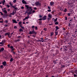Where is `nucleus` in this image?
I'll use <instances>...</instances> for the list:
<instances>
[{
	"instance_id": "1",
	"label": "nucleus",
	"mask_w": 77,
	"mask_h": 77,
	"mask_svg": "<svg viewBox=\"0 0 77 77\" xmlns=\"http://www.w3.org/2000/svg\"><path fill=\"white\" fill-rule=\"evenodd\" d=\"M29 34L30 35H32L33 34H35V35H36V32H35V30L33 29V30L32 31H29Z\"/></svg>"
},
{
	"instance_id": "2",
	"label": "nucleus",
	"mask_w": 77,
	"mask_h": 77,
	"mask_svg": "<svg viewBox=\"0 0 77 77\" xmlns=\"http://www.w3.org/2000/svg\"><path fill=\"white\" fill-rule=\"evenodd\" d=\"M28 11H25V14H27V15H31L32 14V11H29V12Z\"/></svg>"
},
{
	"instance_id": "3",
	"label": "nucleus",
	"mask_w": 77,
	"mask_h": 77,
	"mask_svg": "<svg viewBox=\"0 0 77 77\" xmlns=\"http://www.w3.org/2000/svg\"><path fill=\"white\" fill-rule=\"evenodd\" d=\"M25 6L27 8V11H30V9L32 8V7H29V6L27 5H25Z\"/></svg>"
},
{
	"instance_id": "4",
	"label": "nucleus",
	"mask_w": 77,
	"mask_h": 77,
	"mask_svg": "<svg viewBox=\"0 0 77 77\" xmlns=\"http://www.w3.org/2000/svg\"><path fill=\"white\" fill-rule=\"evenodd\" d=\"M35 4L36 6H41V4L40 3L39 1L36 2Z\"/></svg>"
},
{
	"instance_id": "5",
	"label": "nucleus",
	"mask_w": 77,
	"mask_h": 77,
	"mask_svg": "<svg viewBox=\"0 0 77 77\" xmlns=\"http://www.w3.org/2000/svg\"><path fill=\"white\" fill-rule=\"evenodd\" d=\"M9 35H10V32H7V33H6L5 34V36H6L7 35H8V37L9 38H11V36H9Z\"/></svg>"
},
{
	"instance_id": "6",
	"label": "nucleus",
	"mask_w": 77,
	"mask_h": 77,
	"mask_svg": "<svg viewBox=\"0 0 77 77\" xmlns=\"http://www.w3.org/2000/svg\"><path fill=\"white\" fill-rule=\"evenodd\" d=\"M16 14V10H14L13 11V12L11 13V14H12V15H14V14Z\"/></svg>"
},
{
	"instance_id": "7",
	"label": "nucleus",
	"mask_w": 77,
	"mask_h": 77,
	"mask_svg": "<svg viewBox=\"0 0 77 77\" xmlns=\"http://www.w3.org/2000/svg\"><path fill=\"white\" fill-rule=\"evenodd\" d=\"M23 4H25V5H26L27 4L26 1H25V0H23L22 1Z\"/></svg>"
},
{
	"instance_id": "8",
	"label": "nucleus",
	"mask_w": 77,
	"mask_h": 77,
	"mask_svg": "<svg viewBox=\"0 0 77 77\" xmlns=\"http://www.w3.org/2000/svg\"><path fill=\"white\" fill-rule=\"evenodd\" d=\"M2 64L4 66H5L6 65V62L4 61L2 63Z\"/></svg>"
},
{
	"instance_id": "9",
	"label": "nucleus",
	"mask_w": 77,
	"mask_h": 77,
	"mask_svg": "<svg viewBox=\"0 0 77 77\" xmlns=\"http://www.w3.org/2000/svg\"><path fill=\"white\" fill-rule=\"evenodd\" d=\"M47 17V16H44L42 17V20H46V19H47V17Z\"/></svg>"
},
{
	"instance_id": "10",
	"label": "nucleus",
	"mask_w": 77,
	"mask_h": 77,
	"mask_svg": "<svg viewBox=\"0 0 77 77\" xmlns=\"http://www.w3.org/2000/svg\"><path fill=\"white\" fill-rule=\"evenodd\" d=\"M14 41L15 42H18V41H20V39H17L14 40Z\"/></svg>"
},
{
	"instance_id": "11",
	"label": "nucleus",
	"mask_w": 77,
	"mask_h": 77,
	"mask_svg": "<svg viewBox=\"0 0 77 77\" xmlns=\"http://www.w3.org/2000/svg\"><path fill=\"white\" fill-rule=\"evenodd\" d=\"M54 2H51L50 3V4L51 6H53L54 5Z\"/></svg>"
},
{
	"instance_id": "12",
	"label": "nucleus",
	"mask_w": 77,
	"mask_h": 77,
	"mask_svg": "<svg viewBox=\"0 0 77 77\" xmlns=\"http://www.w3.org/2000/svg\"><path fill=\"white\" fill-rule=\"evenodd\" d=\"M13 23H17V21H16V20H15L14 19H13Z\"/></svg>"
},
{
	"instance_id": "13",
	"label": "nucleus",
	"mask_w": 77,
	"mask_h": 77,
	"mask_svg": "<svg viewBox=\"0 0 77 77\" xmlns=\"http://www.w3.org/2000/svg\"><path fill=\"white\" fill-rule=\"evenodd\" d=\"M4 50H5V49H4V48H2L1 49V50H0V52H2V51H3Z\"/></svg>"
},
{
	"instance_id": "14",
	"label": "nucleus",
	"mask_w": 77,
	"mask_h": 77,
	"mask_svg": "<svg viewBox=\"0 0 77 77\" xmlns=\"http://www.w3.org/2000/svg\"><path fill=\"white\" fill-rule=\"evenodd\" d=\"M73 19H71V20H69V23H71L72 22V20Z\"/></svg>"
},
{
	"instance_id": "15",
	"label": "nucleus",
	"mask_w": 77,
	"mask_h": 77,
	"mask_svg": "<svg viewBox=\"0 0 77 77\" xmlns=\"http://www.w3.org/2000/svg\"><path fill=\"white\" fill-rule=\"evenodd\" d=\"M29 18V15H28L27 16V17H25V20H27V19H28V18Z\"/></svg>"
},
{
	"instance_id": "16",
	"label": "nucleus",
	"mask_w": 77,
	"mask_h": 77,
	"mask_svg": "<svg viewBox=\"0 0 77 77\" xmlns=\"http://www.w3.org/2000/svg\"><path fill=\"white\" fill-rule=\"evenodd\" d=\"M41 39V42H44V40H43L44 39L43 38H40Z\"/></svg>"
},
{
	"instance_id": "17",
	"label": "nucleus",
	"mask_w": 77,
	"mask_h": 77,
	"mask_svg": "<svg viewBox=\"0 0 77 77\" xmlns=\"http://www.w3.org/2000/svg\"><path fill=\"white\" fill-rule=\"evenodd\" d=\"M22 25H23V24L20 25V26L21 27L22 29H23V30H24V27H23V26H22Z\"/></svg>"
},
{
	"instance_id": "18",
	"label": "nucleus",
	"mask_w": 77,
	"mask_h": 77,
	"mask_svg": "<svg viewBox=\"0 0 77 77\" xmlns=\"http://www.w3.org/2000/svg\"><path fill=\"white\" fill-rule=\"evenodd\" d=\"M55 36H56L58 35V32H55Z\"/></svg>"
},
{
	"instance_id": "19",
	"label": "nucleus",
	"mask_w": 77,
	"mask_h": 77,
	"mask_svg": "<svg viewBox=\"0 0 77 77\" xmlns=\"http://www.w3.org/2000/svg\"><path fill=\"white\" fill-rule=\"evenodd\" d=\"M55 28H56V29H57L58 30L59 29V27L57 26H56L55 27Z\"/></svg>"
},
{
	"instance_id": "20",
	"label": "nucleus",
	"mask_w": 77,
	"mask_h": 77,
	"mask_svg": "<svg viewBox=\"0 0 77 77\" xmlns=\"http://www.w3.org/2000/svg\"><path fill=\"white\" fill-rule=\"evenodd\" d=\"M48 17L51 18H52V16H51L50 15V14H49V15H48Z\"/></svg>"
},
{
	"instance_id": "21",
	"label": "nucleus",
	"mask_w": 77,
	"mask_h": 77,
	"mask_svg": "<svg viewBox=\"0 0 77 77\" xmlns=\"http://www.w3.org/2000/svg\"><path fill=\"white\" fill-rule=\"evenodd\" d=\"M2 42L5 44V42H6V41H5V40H2Z\"/></svg>"
},
{
	"instance_id": "22",
	"label": "nucleus",
	"mask_w": 77,
	"mask_h": 77,
	"mask_svg": "<svg viewBox=\"0 0 77 77\" xmlns=\"http://www.w3.org/2000/svg\"><path fill=\"white\" fill-rule=\"evenodd\" d=\"M64 51H68V49H66L65 48H64Z\"/></svg>"
},
{
	"instance_id": "23",
	"label": "nucleus",
	"mask_w": 77,
	"mask_h": 77,
	"mask_svg": "<svg viewBox=\"0 0 77 77\" xmlns=\"http://www.w3.org/2000/svg\"><path fill=\"white\" fill-rule=\"evenodd\" d=\"M3 12H4L5 14H7V11H6V10H5L4 11H3Z\"/></svg>"
},
{
	"instance_id": "24",
	"label": "nucleus",
	"mask_w": 77,
	"mask_h": 77,
	"mask_svg": "<svg viewBox=\"0 0 77 77\" xmlns=\"http://www.w3.org/2000/svg\"><path fill=\"white\" fill-rule=\"evenodd\" d=\"M55 24L56 25L59 24V22H56L55 23Z\"/></svg>"
},
{
	"instance_id": "25",
	"label": "nucleus",
	"mask_w": 77,
	"mask_h": 77,
	"mask_svg": "<svg viewBox=\"0 0 77 77\" xmlns=\"http://www.w3.org/2000/svg\"><path fill=\"white\" fill-rule=\"evenodd\" d=\"M10 62H12L13 61V58H11L10 60Z\"/></svg>"
},
{
	"instance_id": "26",
	"label": "nucleus",
	"mask_w": 77,
	"mask_h": 77,
	"mask_svg": "<svg viewBox=\"0 0 77 77\" xmlns=\"http://www.w3.org/2000/svg\"><path fill=\"white\" fill-rule=\"evenodd\" d=\"M64 42H65L66 41H67V38H64Z\"/></svg>"
},
{
	"instance_id": "27",
	"label": "nucleus",
	"mask_w": 77,
	"mask_h": 77,
	"mask_svg": "<svg viewBox=\"0 0 77 77\" xmlns=\"http://www.w3.org/2000/svg\"><path fill=\"white\" fill-rule=\"evenodd\" d=\"M5 0H3V1L2 2V3H5Z\"/></svg>"
},
{
	"instance_id": "28",
	"label": "nucleus",
	"mask_w": 77,
	"mask_h": 77,
	"mask_svg": "<svg viewBox=\"0 0 77 77\" xmlns=\"http://www.w3.org/2000/svg\"><path fill=\"white\" fill-rule=\"evenodd\" d=\"M19 31L20 32H23V30L22 29H19Z\"/></svg>"
},
{
	"instance_id": "29",
	"label": "nucleus",
	"mask_w": 77,
	"mask_h": 77,
	"mask_svg": "<svg viewBox=\"0 0 77 77\" xmlns=\"http://www.w3.org/2000/svg\"><path fill=\"white\" fill-rule=\"evenodd\" d=\"M57 18H56L54 19V22H56L57 21Z\"/></svg>"
},
{
	"instance_id": "30",
	"label": "nucleus",
	"mask_w": 77,
	"mask_h": 77,
	"mask_svg": "<svg viewBox=\"0 0 77 77\" xmlns=\"http://www.w3.org/2000/svg\"><path fill=\"white\" fill-rule=\"evenodd\" d=\"M65 47L64 48H66V49H67L68 48V46H65Z\"/></svg>"
},
{
	"instance_id": "31",
	"label": "nucleus",
	"mask_w": 77,
	"mask_h": 77,
	"mask_svg": "<svg viewBox=\"0 0 77 77\" xmlns=\"http://www.w3.org/2000/svg\"><path fill=\"white\" fill-rule=\"evenodd\" d=\"M51 36H53V35H54V33H53V32H51Z\"/></svg>"
},
{
	"instance_id": "32",
	"label": "nucleus",
	"mask_w": 77,
	"mask_h": 77,
	"mask_svg": "<svg viewBox=\"0 0 77 77\" xmlns=\"http://www.w3.org/2000/svg\"><path fill=\"white\" fill-rule=\"evenodd\" d=\"M66 11H67V9L66 8H65V10L64 11V12H66Z\"/></svg>"
},
{
	"instance_id": "33",
	"label": "nucleus",
	"mask_w": 77,
	"mask_h": 77,
	"mask_svg": "<svg viewBox=\"0 0 77 77\" xmlns=\"http://www.w3.org/2000/svg\"><path fill=\"white\" fill-rule=\"evenodd\" d=\"M22 24V23L20 21L19 22L18 24H19V25H20V24Z\"/></svg>"
},
{
	"instance_id": "34",
	"label": "nucleus",
	"mask_w": 77,
	"mask_h": 77,
	"mask_svg": "<svg viewBox=\"0 0 77 77\" xmlns=\"http://www.w3.org/2000/svg\"><path fill=\"white\" fill-rule=\"evenodd\" d=\"M56 54H58V53H59V51L58 50L56 51Z\"/></svg>"
},
{
	"instance_id": "35",
	"label": "nucleus",
	"mask_w": 77,
	"mask_h": 77,
	"mask_svg": "<svg viewBox=\"0 0 77 77\" xmlns=\"http://www.w3.org/2000/svg\"><path fill=\"white\" fill-rule=\"evenodd\" d=\"M71 13H68L67 15L68 16H71Z\"/></svg>"
},
{
	"instance_id": "36",
	"label": "nucleus",
	"mask_w": 77,
	"mask_h": 77,
	"mask_svg": "<svg viewBox=\"0 0 77 77\" xmlns=\"http://www.w3.org/2000/svg\"><path fill=\"white\" fill-rule=\"evenodd\" d=\"M37 42H41L42 41V40H38L37 41Z\"/></svg>"
},
{
	"instance_id": "37",
	"label": "nucleus",
	"mask_w": 77,
	"mask_h": 77,
	"mask_svg": "<svg viewBox=\"0 0 77 77\" xmlns=\"http://www.w3.org/2000/svg\"><path fill=\"white\" fill-rule=\"evenodd\" d=\"M0 67L1 68H3V65H1Z\"/></svg>"
},
{
	"instance_id": "38",
	"label": "nucleus",
	"mask_w": 77,
	"mask_h": 77,
	"mask_svg": "<svg viewBox=\"0 0 77 77\" xmlns=\"http://www.w3.org/2000/svg\"><path fill=\"white\" fill-rule=\"evenodd\" d=\"M10 48L11 49H12V48H14V47H13V46H10Z\"/></svg>"
},
{
	"instance_id": "39",
	"label": "nucleus",
	"mask_w": 77,
	"mask_h": 77,
	"mask_svg": "<svg viewBox=\"0 0 77 77\" xmlns=\"http://www.w3.org/2000/svg\"><path fill=\"white\" fill-rule=\"evenodd\" d=\"M35 30H37L38 29V27H37V26H36L35 27Z\"/></svg>"
},
{
	"instance_id": "40",
	"label": "nucleus",
	"mask_w": 77,
	"mask_h": 77,
	"mask_svg": "<svg viewBox=\"0 0 77 77\" xmlns=\"http://www.w3.org/2000/svg\"><path fill=\"white\" fill-rule=\"evenodd\" d=\"M16 2H17L16 0H14V1H13V2L14 3H16Z\"/></svg>"
},
{
	"instance_id": "41",
	"label": "nucleus",
	"mask_w": 77,
	"mask_h": 77,
	"mask_svg": "<svg viewBox=\"0 0 77 77\" xmlns=\"http://www.w3.org/2000/svg\"><path fill=\"white\" fill-rule=\"evenodd\" d=\"M9 4L11 5V6H13V4H12V3L10 2Z\"/></svg>"
},
{
	"instance_id": "42",
	"label": "nucleus",
	"mask_w": 77,
	"mask_h": 77,
	"mask_svg": "<svg viewBox=\"0 0 77 77\" xmlns=\"http://www.w3.org/2000/svg\"><path fill=\"white\" fill-rule=\"evenodd\" d=\"M12 51H14V50H15V48H13L11 49Z\"/></svg>"
},
{
	"instance_id": "43",
	"label": "nucleus",
	"mask_w": 77,
	"mask_h": 77,
	"mask_svg": "<svg viewBox=\"0 0 77 77\" xmlns=\"http://www.w3.org/2000/svg\"><path fill=\"white\" fill-rule=\"evenodd\" d=\"M16 7V6L15 5H14L12 7V8H15Z\"/></svg>"
},
{
	"instance_id": "44",
	"label": "nucleus",
	"mask_w": 77,
	"mask_h": 77,
	"mask_svg": "<svg viewBox=\"0 0 77 77\" xmlns=\"http://www.w3.org/2000/svg\"><path fill=\"white\" fill-rule=\"evenodd\" d=\"M54 63H55V64H56V60H54L53 61Z\"/></svg>"
},
{
	"instance_id": "45",
	"label": "nucleus",
	"mask_w": 77,
	"mask_h": 77,
	"mask_svg": "<svg viewBox=\"0 0 77 77\" xmlns=\"http://www.w3.org/2000/svg\"><path fill=\"white\" fill-rule=\"evenodd\" d=\"M6 23H8V20H5V22Z\"/></svg>"
},
{
	"instance_id": "46",
	"label": "nucleus",
	"mask_w": 77,
	"mask_h": 77,
	"mask_svg": "<svg viewBox=\"0 0 77 77\" xmlns=\"http://www.w3.org/2000/svg\"><path fill=\"white\" fill-rule=\"evenodd\" d=\"M51 9H49V10H47L48 12H51Z\"/></svg>"
},
{
	"instance_id": "47",
	"label": "nucleus",
	"mask_w": 77,
	"mask_h": 77,
	"mask_svg": "<svg viewBox=\"0 0 77 77\" xmlns=\"http://www.w3.org/2000/svg\"><path fill=\"white\" fill-rule=\"evenodd\" d=\"M43 30H45V31H47V28H44L43 29Z\"/></svg>"
},
{
	"instance_id": "48",
	"label": "nucleus",
	"mask_w": 77,
	"mask_h": 77,
	"mask_svg": "<svg viewBox=\"0 0 77 77\" xmlns=\"http://www.w3.org/2000/svg\"><path fill=\"white\" fill-rule=\"evenodd\" d=\"M21 38V36H17V38Z\"/></svg>"
},
{
	"instance_id": "49",
	"label": "nucleus",
	"mask_w": 77,
	"mask_h": 77,
	"mask_svg": "<svg viewBox=\"0 0 77 77\" xmlns=\"http://www.w3.org/2000/svg\"><path fill=\"white\" fill-rule=\"evenodd\" d=\"M7 8H9V7H10V6L9 5H7Z\"/></svg>"
},
{
	"instance_id": "50",
	"label": "nucleus",
	"mask_w": 77,
	"mask_h": 77,
	"mask_svg": "<svg viewBox=\"0 0 77 77\" xmlns=\"http://www.w3.org/2000/svg\"><path fill=\"white\" fill-rule=\"evenodd\" d=\"M30 10L29 11H33V9H32V8L31 9H29Z\"/></svg>"
},
{
	"instance_id": "51",
	"label": "nucleus",
	"mask_w": 77,
	"mask_h": 77,
	"mask_svg": "<svg viewBox=\"0 0 77 77\" xmlns=\"http://www.w3.org/2000/svg\"><path fill=\"white\" fill-rule=\"evenodd\" d=\"M39 24H42V22L41 21H39Z\"/></svg>"
},
{
	"instance_id": "52",
	"label": "nucleus",
	"mask_w": 77,
	"mask_h": 77,
	"mask_svg": "<svg viewBox=\"0 0 77 77\" xmlns=\"http://www.w3.org/2000/svg\"><path fill=\"white\" fill-rule=\"evenodd\" d=\"M12 53H13L14 54H15V52H14V51H12Z\"/></svg>"
},
{
	"instance_id": "53",
	"label": "nucleus",
	"mask_w": 77,
	"mask_h": 77,
	"mask_svg": "<svg viewBox=\"0 0 77 77\" xmlns=\"http://www.w3.org/2000/svg\"><path fill=\"white\" fill-rule=\"evenodd\" d=\"M39 18H42V16H41V15H39Z\"/></svg>"
},
{
	"instance_id": "54",
	"label": "nucleus",
	"mask_w": 77,
	"mask_h": 77,
	"mask_svg": "<svg viewBox=\"0 0 77 77\" xmlns=\"http://www.w3.org/2000/svg\"><path fill=\"white\" fill-rule=\"evenodd\" d=\"M0 14H1V15H3V14L2 12H0Z\"/></svg>"
},
{
	"instance_id": "55",
	"label": "nucleus",
	"mask_w": 77,
	"mask_h": 77,
	"mask_svg": "<svg viewBox=\"0 0 77 77\" xmlns=\"http://www.w3.org/2000/svg\"><path fill=\"white\" fill-rule=\"evenodd\" d=\"M24 8L23 6H22L21 7V9H24Z\"/></svg>"
},
{
	"instance_id": "56",
	"label": "nucleus",
	"mask_w": 77,
	"mask_h": 77,
	"mask_svg": "<svg viewBox=\"0 0 77 77\" xmlns=\"http://www.w3.org/2000/svg\"><path fill=\"white\" fill-rule=\"evenodd\" d=\"M14 29H17V26H15L14 27Z\"/></svg>"
},
{
	"instance_id": "57",
	"label": "nucleus",
	"mask_w": 77,
	"mask_h": 77,
	"mask_svg": "<svg viewBox=\"0 0 77 77\" xmlns=\"http://www.w3.org/2000/svg\"><path fill=\"white\" fill-rule=\"evenodd\" d=\"M0 44H4V43H3V42H0Z\"/></svg>"
},
{
	"instance_id": "58",
	"label": "nucleus",
	"mask_w": 77,
	"mask_h": 77,
	"mask_svg": "<svg viewBox=\"0 0 77 77\" xmlns=\"http://www.w3.org/2000/svg\"><path fill=\"white\" fill-rule=\"evenodd\" d=\"M38 20H39V21H41L42 20V18L39 19H38Z\"/></svg>"
},
{
	"instance_id": "59",
	"label": "nucleus",
	"mask_w": 77,
	"mask_h": 77,
	"mask_svg": "<svg viewBox=\"0 0 77 77\" xmlns=\"http://www.w3.org/2000/svg\"><path fill=\"white\" fill-rule=\"evenodd\" d=\"M65 20H67V17H65Z\"/></svg>"
},
{
	"instance_id": "60",
	"label": "nucleus",
	"mask_w": 77,
	"mask_h": 77,
	"mask_svg": "<svg viewBox=\"0 0 77 77\" xmlns=\"http://www.w3.org/2000/svg\"><path fill=\"white\" fill-rule=\"evenodd\" d=\"M34 9L35 10H36V9H37V8H36L35 7L34 8Z\"/></svg>"
},
{
	"instance_id": "61",
	"label": "nucleus",
	"mask_w": 77,
	"mask_h": 77,
	"mask_svg": "<svg viewBox=\"0 0 77 77\" xmlns=\"http://www.w3.org/2000/svg\"><path fill=\"white\" fill-rule=\"evenodd\" d=\"M61 66H62V67H63V68H65V66L64 65H61Z\"/></svg>"
},
{
	"instance_id": "62",
	"label": "nucleus",
	"mask_w": 77,
	"mask_h": 77,
	"mask_svg": "<svg viewBox=\"0 0 77 77\" xmlns=\"http://www.w3.org/2000/svg\"><path fill=\"white\" fill-rule=\"evenodd\" d=\"M48 8L49 9H51V8H50V6H48Z\"/></svg>"
},
{
	"instance_id": "63",
	"label": "nucleus",
	"mask_w": 77,
	"mask_h": 77,
	"mask_svg": "<svg viewBox=\"0 0 77 77\" xmlns=\"http://www.w3.org/2000/svg\"><path fill=\"white\" fill-rule=\"evenodd\" d=\"M52 21H54V18H53L52 19Z\"/></svg>"
},
{
	"instance_id": "64",
	"label": "nucleus",
	"mask_w": 77,
	"mask_h": 77,
	"mask_svg": "<svg viewBox=\"0 0 77 77\" xmlns=\"http://www.w3.org/2000/svg\"><path fill=\"white\" fill-rule=\"evenodd\" d=\"M68 44H69V45H71V43H70V42H69L68 43Z\"/></svg>"
}]
</instances>
